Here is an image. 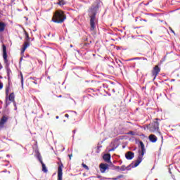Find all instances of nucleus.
<instances>
[{
	"label": "nucleus",
	"mask_w": 180,
	"mask_h": 180,
	"mask_svg": "<svg viewBox=\"0 0 180 180\" xmlns=\"http://www.w3.org/2000/svg\"><path fill=\"white\" fill-rule=\"evenodd\" d=\"M0 79H2V76L0 75Z\"/></svg>",
	"instance_id": "nucleus-53"
},
{
	"label": "nucleus",
	"mask_w": 180,
	"mask_h": 180,
	"mask_svg": "<svg viewBox=\"0 0 180 180\" xmlns=\"http://www.w3.org/2000/svg\"><path fill=\"white\" fill-rule=\"evenodd\" d=\"M70 158L72 157V155H69Z\"/></svg>",
	"instance_id": "nucleus-47"
},
{
	"label": "nucleus",
	"mask_w": 180,
	"mask_h": 180,
	"mask_svg": "<svg viewBox=\"0 0 180 180\" xmlns=\"http://www.w3.org/2000/svg\"><path fill=\"white\" fill-rule=\"evenodd\" d=\"M67 17L64 14V11L61 10L56 11L52 18V22L54 23H63Z\"/></svg>",
	"instance_id": "nucleus-4"
},
{
	"label": "nucleus",
	"mask_w": 180,
	"mask_h": 180,
	"mask_svg": "<svg viewBox=\"0 0 180 180\" xmlns=\"http://www.w3.org/2000/svg\"><path fill=\"white\" fill-rule=\"evenodd\" d=\"M131 60L133 59H129V60H127V61H131Z\"/></svg>",
	"instance_id": "nucleus-46"
},
{
	"label": "nucleus",
	"mask_w": 180,
	"mask_h": 180,
	"mask_svg": "<svg viewBox=\"0 0 180 180\" xmlns=\"http://www.w3.org/2000/svg\"><path fill=\"white\" fill-rule=\"evenodd\" d=\"M59 162H57L58 167V180H63V168H64V165L63 162H61V159L58 158Z\"/></svg>",
	"instance_id": "nucleus-6"
},
{
	"label": "nucleus",
	"mask_w": 180,
	"mask_h": 180,
	"mask_svg": "<svg viewBox=\"0 0 180 180\" xmlns=\"http://www.w3.org/2000/svg\"><path fill=\"white\" fill-rule=\"evenodd\" d=\"M20 76L21 80V86L23 88V74H22V72H20Z\"/></svg>",
	"instance_id": "nucleus-20"
},
{
	"label": "nucleus",
	"mask_w": 180,
	"mask_h": 180,
	"mask_svg": "<svg viewBox=\"0 0 180 180\" xmlns=\"http://www.w3.org/2000/svg\"><path fill=\"white\" fill-rule=\"evenodd\" d=\"M137 150V148H134V149H132V151H136Z\"/></svg>",
	"instance_id": "nucleus-43"
},
{
	"label": "nucleus",
	"mask_w": 180,
	"mask_h": 180,
	"mask_svg": "<svg viewBox=\"0 0 180 180\" xmlns=\"http://www.w3.org/2000/svg\"><path fill=\"white\" fill-rule=\"evenodd\" d=\"M112 179H113V180H117V179H119V176H117L115 177V178H112Z\"/></svg>",
	"instance_id": "nucleus-39"
},
{
	"label": "nucleus",
	"mask_w": 180,
	"mask_h": 180,
	"mask_svg": "<svg viewBox=\"0 0 180 180\" xmlns=\"http://www.w3.org/2000/svg\"><path fill=\"white\" fill-rule=\"evenodd\" d=\"M119 63H118V67H122V65H123V63H122V61H120V60H119Z\"/></svg>",
	"instance_id": "nucleus-31"
},
{
	"label": "nucleus",
	"mask_w": 180,
	"mask_h": 180,
	"mask_svg": "<svg viewBox=\"0 0 180 180\" xmlns=\"http://www.w3.org/2000/svg\"><path fill=\"white\" fill-rule=\"evenodd\" d=\"M22 60H23V56H22V57L20 58L19 64H21Z\"/></svg>",
	"instance_id": "nucleus-36"
},
{
	"label": "nucleus",
	"mask_w": 180,
	"mask_h": 180,
	"mask_svg": "<svg viewBox=\"0 0 180 180\" xmlns=\"http://www.w3.org/2000/svg\"><path fill=\"white\" fill-rule=\"evenodd\" d=\"M59 117H58V116H56V119H59Z\"/></svg>",
	"instance_id": "nucleus-49"
},
{
	"label": "nucleus",
	"mask_w": 180,
	"mask_h": 180,
	"mask_svg": "<svg viewBox=\"0 0 180 180\" xmlns=\"http://www.w3.org/2000/svg\"><path fill=\"white\" fill-rule=\"evenodd\" d=\"M30 44L27 41L24 42L22 49H21V54H24L25 51H26V49L29 47Z\"/></svg>",
	"instance_id": "nucleus-11"
},
{
	"label": "nucleus",
	"mask_w": 180,
	"mask_h": 180,
	"mask_svg": "<svg viewBox=\"0 0 180 180\" xmlns=\"http://www.w3.org/2000/svg\"><path fill=\"white\" fill-rule=\"evenodd\" d=\"M85 82H89V81H88V80H86V81H85Z\"/></svg>",
	"instance_id": "nucleus-54"
},
{
	"label": "nucleus",
	"mask_w": 180,
	"mask_h": 180,
	"mask_svg": "<svg viewBox=\"0 0 180 180\" xmlns=\"http://www.w3.org/2000/svg\"><path fill=\"white\" fill-rule=\"evenodd\" d=\"M134 60H147V58H144V57H143V58L137 57V58H134Z\"/></svg>",
	"instance_id": "nucleus-26"
},
{
	"label": "nucleus",
	"mask_w": 180,
	"mask_h": 180,
	"mask_svg": "<svg viewBox=\"0 0 180 180\" xmlns=\"http://www.w3.org/2000/svg\"><path fill=\"white\" fill-rule=\"evenodd\" d=\"M159 122H161V120L158 118L155 119L154 121L148 126V129L151 133H155V131H158V133H159L162 139V141H163L164 137L162 136V134H161V132L159 131L160 130Z\"/></svg>",
	"instance_id": "nucleus-3"
},
{
	"label": "nucleus",
	"mask_w": 180,
	"mask_h": 180,
	"mask_svg": "<svg viewBox=\"0 0 180 180\" xmlns=\"http://www.w3.org/2000/svg\"><path fill=\"white\" fill-rule=\"evenodd\" d=\"M127 134H131V136H134V131H130L128 133H127Z\"/></svg>",
	"instance_id": "nucleus-30"
},
{
	"label": "nucleus",
	"mask_w": 180,
	"mask_h": 180,
	"mask_svg": "<svg viewBox=\"0 0 180 180\" xmlns=\"http://www.w3.org/2000/svg\"><path fill=\"white\" fill-rule=\"evenodd\" d=\"M6 27V24L4 22L0 21V32H4L5 30V27Z\"/></svg>",
	"instance_id": "nucleus-15"
},
{
	"label": "nucleus",
	"mask_w": 180,
	"mask_h": 180,
	"mask_svg": "<svg viewBox=\"0 0 180 180\" xmlns=\"http://www.w3.org/2000/svg\"><path fill=\"white\" fill-rule=\"evenodd\" d=\"M6 70L7 71V76H8V86L6 89V101H8V95H9V85L12 84V81L11 80V77H12V70H11V68H6Z\"/></svg>",
	"instance_id": "nucleus-5"
},
{
	"label": "nucleus",
	"mask_w": 180,
	"mask_h": 180,
	"mask_svg": "<svg viewBox=\"0 0 180 180\" xmlns=\"http://www.w3.org/2000/svg\"><path fill=\"white\" fill-rule=\"evenodd\" d=\"M82 165L83 168H84V169H86L87 171L89 169V167L86 165H85V163H82Z\"/></svg>",
	"instance_id": "nucleus-25"
},
{
	"label": "nucleus",
	"mask_w": 180,
	"mask_h": 180,
	"mask_svg": "<svg viewBox=\"0 0 180 180\" xmlns=\"http://www.w3.org/2000/svg\"><path fill=\"white\" fill-rule=\"evenodd\" d=\"M41 164L42 165V171L45 173L47 172V167H46V165L44 164V162H42V163Z\"/></svg>",
	"instance_id": "nucleus-19"
},
{
	"label": "nucleus",
	"mask_w": 180,
	"mask_h": 180,
	"mask_svg": "<svg viewBox=\"0 0 180 180\" xmlns=\"http://www.w3.org/2000/svg\"><path fill=\"white\" fill-rule=\"evenodd\" d=\"M37 158L41 164H43V160L41 159V155L40 153H38Z\"/></svg>",
	"instance_id": "nucleus-22"
},
{
	"label": "nucleus",
	"mask_w": 180,
	"mask_h": 180,
	"mask_svg": "<svg viewBox=\"0 0 180 180\" xmlns=\"http://www.w3.org/2000/svg\"><path fill=\"white\" fill-rule=\"evenodd\" d=\"M30 79H33V81H36V77H30Z\"/></svg>",
	"instance_id": "nucleus-35"
},
{
	"label": "nucleus",
	"mask_w": 180,
	"mask_h": 180,
	"mask_svg": "<svg viewBox=\"0 0 180 180\" xmlns=\"http://www.w3.org/2000/svg\"><path fill=\"white\" fill-rule=\"evenodd\" d=\"M134 157V153L131 151H128L125 153V158L127 160H133V158Z\"/></svg>",
	"instance_id": "nucleus-10"
},
{
	"label": "nucleus",
	"mask_w": 180,
	"mask_h": 180,
	"mask_svg": "<svg viewBox=\"0 0 180 180\" xmlns=\"http://www.w3.org/2000/svg\"><path fill=\"white\" fill-rule=\"evenodd\" d=\"M9 103H8V101L6 102V105H9Z\"/></svg>",
	"instance_id": "nucleus-45"
},
{
	"label": "nucleus",
	"mask_w": 180,
	"mask_h": 180,
	"mask_svg": "<svg viewBox=\"0 0 180 180\" xmlns=\"http://www.w3.org/2000/svg\"><path fill=\"white\" fill-rule=\"evenodd\" d=\"M169 30L172 31V33H174V34H175V31H174L171 27H169Z\"/></svg>",
	"instance_id": "nucleus-34"
},
{
	"label": "nucleus",
	"mask_w": 180,
	"mask_h": 180,
	"mask_svg": "<svg viewBox=\"0 0 180 180\" xmlns=\"http://www.w3.org/2000/svg\"><path fill=\"white\" fill-rule=\"evenodd\" d=\"M150 33L151 34H153V31H150Z\"/></svg>",
	"instance_id": "nucleus-51"
},
{
	"label": "nucleus",
	"mask_w": 180,
	"mask_h": 180,
	"mask_svg": "<svg viewBox=\"0 0 180 180\" xmlns=\"http://www.w3.org/2000/svg\"><path fill=\"white\" fill-rule=\"evenodd\" d=\"M3 67L2 65L0 63V70H2Z\"/></svg>",
	"instance_id": "nucleus-44"
},
{
	"label": "nucleus",
	"mask_w": 180,
	"mask_h": 180,
	"mask_svg": "<svg viewBox=\"0 0 180 180\" xmlns=\"http://www.w3.org/2000/svg\"><path fill=\"white\" fill-rule=\"evenodd\" d=\"M8 101H10V102H13L15 101V94H10L8 96Z\"/></svg>",
	"instance_id": "nucleus-17"
},
{
	"label": "nucleus",
	"mask_w": 180,
	"mask_h": 180,
	"mask_svg": "<svg viewBox=\"0 0 180 180\" xmlns=\"http://www.w3.org/2000/svg\"><path fill=\"white\" fill-rule=\"evenodd\" d=\"M133 165H134V163H131L129 165H128L127 167H126V170L127 171H130V169H131V168H133Z\"/></svg>",
	"instance_id": "nucleus-21"
},
{
	"label": "nucleus",
	"mask_w": 180,
	"mask_h": 180,
	"mask_svg": "<svg viewBox=\"0 0 180 180\" xmlns=\"http://www.w3.org/2000/svg\"><path fill=\"white\" fill-rule=\"evenodd\" d=\"M86 98H88L89 99H91V98H92V96L90 95V94H87V95L86 96Z\"/></svg>",
	"instance_id": "nucleus-32"
},
{
	"label": "nucleus",
	"mask_w": 180,
	"mask_h": 180,
	"mask_svg": "<svg viewBox=\"0 0 180 180\" xmlns=\"http://www.w3.org/2000/svg\"><path fill=\"white\" fill-rule=\"evenodd\" d=\"M3 58L5 63V68H8L10 65L9 60H8V53H6V46L3 44Z\"/></svg>",
	"instance_id": "nucleus-7"
},
{
	"label": "nucleus",
	"mask_w": 180,
	"mask_h": 180,
	"mask_svg": "<svg viewBox=\"0 0 180 180\" xmlns=\"http://www.w3.org/2000/svg\"><path fill=\"white\" fill-rule=\"evenodd\" d=\"M72 133H73L72 137H74V134H75V133H77V130H76V129H74V130L72 131Z\"/></svg>",
	"instance_id": "nucleus-37"
},
{
	"label": "nucleus",
	"mask_w": 180,
	"mask_h": 180,
	"mask_svg": "<svg viewBox=\"0 0 180 180\" xmlns=\"http://www.w3.org/2000/svg\"><path fill=\"white\" fill-rule=\"evenodd\" d=\"M67 2L64 0H58V2L57 3V5H59V6H64Z\"/></svg>",
	"instance_id": "nucleus-18"
},
{
	"label": "nucleus",
	"mask_w": 180,
	"mask_h": 180,
	"mask_svg": "<svg viewBox=\"0 0 180 180\" xmlns=\"http://www.w3.org/2000/svg\"><path fill=\"white\" fill-rule=\"evenodd\" d=\"M62 97H63V96H61V95L58 96V98H62Z\"/></svg>",
	"instance_id": "nucleus-48"
},
{
	"label": "nucleus",
	"mask_w": 180,
	"mask_h": 180,
	"mask_svg": "<svg viewBox=\"0 0 180 180\" xmlns=\"http://www.w3.org/2000/svg\"><path fill=\"white\" fill-rule=\"evenodd\" d=\"M33 84H35V85H37V82L35 80L33 81Z\"/></svg>",
	"instance_id": "nucleus-40"
},
{
	"label": "nucleus",
	"mask_w": 180,
	"mask_h": 180,
	"mask_svg": "<svg viewBox=\"0 0 180 180\" xmlns=\"http://www.w3.org/2000/svg\"><path fill=\"white\" fill-rule=\"evenodd\" d=\"M120 178H123V175L121 174V175L118 176V179H120Z\"/></svg>",
	"instance_id": "nucleus-41"
},
{
	"label": "nucleus",
	"mask_w": 180,
	"mask_h": 180,
	"mask_svg": "<svg viewBox=\"0 0 180 180\" xmlns=\"http://www.w3.org/2000/svg\"><path fill=\"white\" fill-rule=\"evenodd\" d=\"M103 159L104 160V161H105V162H110V154H105L103 156Z\"/></svg>",
	"instance_id": "nucleus-14"
},
{
	"label": "nucleus",
	"mask_w": 180,
	"mask_h": 180,
	"mask_svg": "<svg viewBox=\"0 0 180 180\" xmlns=\"http://www.w3.org/2000/svg\"><path fill=\"white\" fill-rule=\"evenodd\" d=\"M25 39L27 41H29V40H30V38L29 37V33H27V32H25Z\"/></svg>",
	"instance_id": "nucleus-24"
},
{
	"label": "nucleus",
	"mask_w": 180,
	"mask_h": 180,
	"mask_svg": "<svg viewBox=\"0 0 180 180\" xmlns=\"http://www.w3.org/2000/svg\"><path fill=\"white\" fill-rule=\"evenodd\" d=\"M101 4L102 1H101V0H96V1L92 4L91 8L89 9L91 32L96 30V26L98 25V18H96V13H98V10L99 8H101Z\"/></svg>",
	"instance_id": "nucleus-1"
},
{
	"label": "nucleus",
	"mask_w": 180,
	"mask_h": 180,
	"mask_svg": "<svg viewBox=\"0 0 180 180\" xmlns=\"http://www.w3.org/2000/svg\"><path fill=\"white\" fill-rule=\"evenodd\" d=\"M73 112H74V113H75V115H77V112L75 111H73Z\"/></svg>",
	"instance_id": "nucleus-56"
},
{
	"label": "nucleus",
	"mask_w": 180,
	"mask_h": 180,
	"mask_svg": "<svg viewBox=\"0 0 180 180\" xmlns=\"http://www.w3.org/2000/svg\"><path fill=\"white\" fill-rule=\"evenodd\" d=\"M65 117H67L68 119V117H70V115L68 114H65Z\"/></svg>",
	"instance_id": "nucleus-38"
},
{
	"label": "nucleus",
	"mask_w": 180,
	"mask_h": 180,
	"mask_svg": "<svg viewBox=\"0 0 180 180\" xmlns=\"http://www.w3.org/2000/svg\"><path fill=\"white\" fill-rule=\"evenodd\" d=\"M6 122H8V118L6 116H3L0 120V127H4V125Z\"/></svg>",
	"instance_id": "nucleus-12"
},
{
	"label": "nucleus",
	"mask_w": 180,
	"mask_h": 180,
	"mask_svg": "<svg viewBox=\"0 0 180 180\" xmlns=\"http://www.w3.org/2000/svg\"><path fill=\"white\" fill-rule=\"evenodd\" d=\"M84 41H87L84 43V47H89V45L92 43L91 40L88 41V38H86Z\"/></svg>",
	"instance_id": "nucleus-16"
},
{
	"label": "nucleus",
	"mask_w": 180,
	"mask_h": 180,
	"mask_svg": "<svg viewBox=\"0 0 180 180\" xmlns=\"http://www.w3.org/2000/svg\"><path fill=\"white\" fill-rule=\"evenodd\" d=\"M49 79H50V77H48Z\"/></svg>",
	"instance_id": "nucleus-58"
},
{
	"label": "nucleus",
	"mask_w": 180,
	"mask_h": 180,
	"mask_svg": "<svg viewBox=\"0 0 180 180\" xmlns=\"http://www.w3.org/2000/svg\"><path fill=\"white\" fill-rule=\"evenodd\" d=\"M97 178H98V179H101V178H102V176L98 175V176H97Z\"/></svg>",
	"instance_id": "nucleus-42"
},
{
	"label": "nucleus",
	"mask_w": 180,
	"mask_h": 180,
	"mask_svg": "<svg viewBox=\"0 0 180 180\" xmlns=\"http://www.w3.org/2000/svg\"><path fill=\"white\" fill-rule=\"evenodd\" d=\"M70 47H72V45H70Z\"/></svg>",
	"instance_id": "nucleus-57"
},
{
	"label": "nucleus",
	"mask_w": 180,
	"mask_h": 180,
	"mask_svg": "<svg viewBox=\"0 0 180 180\" xmlns=\"http://www.w3.org/2000/svg\"><path fill=\"white\" fill-rule=\"evenodd\" d=\"M171 81H172V82H174V81H175V79H172Z\"/></svg>",
	"instance_id": "nucleus-52"
},
{
	"label": "nucleus",
	"mask_w": 180,
	"mask_h": 180,
	"mask_svg": "<svg viewBox=\"0 0 180 180\" xmlns=\"http://www.w3.org/2000/svg\"><path fill=\"white\" fill-rule=\"evenodd\" d=\"M112 91H113V92H115V89H112Z\"/></svg>",
	"instance_id": "nucleus-55"
},
{
	"label": "nucleus",
	"mask_w": 180,
	"mask_h": 180,
	"mask_svg": "<svg viewBox=\"0 0 180 180\" xmlns=\"http://www.w3.org/2000/svg\"><path fill=\"white\" fill-rule=\"evenodd\" d=\"M114 169H115L116 171H120V167H119V166H114Z\"/></svg>",
	"instance_id": "nucleus-29"
},
{
	"label": "nucleus",
	"mask_w": 180,
	"mask_h": 180,
	"mask_svg": "<svg viewBox=\"0 0 180 180\" xmlns=\"http://www.w3.org/2000/svg\"><path fill=\"white\" fill-rule=\"evenodd\" d=\"M120 72H122V68H120Z\"/></svg>",
	"instance_id": "nucleus-50"
},
{
	"label": "nucleus",
	"mask_w": 180,
	"mask_h": 180,
	"mask_svg": "<svg viewBox=\"0 0 180 180\" xmlns=\"http://www.w3.org/2000/svg\"><path fill=\"white\" fill-rule=\"evenodd\" d=\"M96 148H97V150H96V153H97V154H99V153H101V148H102V146H98L97 147H96Z\"/></svg>",
	"instance_id": "nucleus-23"
},
{
	"label": "nucleus",
	"mask_w": 180,
	"mask_h": 180,
	"mask_svg": "<svg viewBox=\"0 0 180 180\" xmlns=\"http://www.w3.org/2000/svg\"><path fill=\"white\" fill-rule=\"evenodd\" d=\"M117 148V146L112 147V148L109 149V151H115Z\"/></svg>",
	"instance_id": "nucleus-28"
},
{
	"label": "nucleus",
	"mask_w": 180,
	"mask_h": 180,
	"mask_svg": "<svg viewBox=\"0 0 180 180\" xmlns=\"http://www.w3.org/2000/svg\"><path fill=\"white\" fill-rule=\"evenodd\" d=\"M18 175L19 176V172L18 173Z\"/></svg>",
	"instance_id": "nucleus-59"
},
{
	"label": "nucleus",
	"mask_w": 180,
	"mask_h": 180,
	"mask_svg": "<svg viewBox=\"0 0 180 180\" xmlns=\"http://www.w3.org/2000/svg\"><path fill=\"white\" fill-rule=\"evenodd\" d=\"M120 171H126V166L125 165H122L120 167Z\"/></svg>",
	"instance_id": "nucleus-27"
},
{
	"label": "nucleus",
	"mask_w": 180,
	"mask_h": 180,
	"mask_svg": "<svg viewBox=\"0 0 180 180\" xmlns=\"http://www.w3.org/2000/svg\"><path fill=\"white\" fill-rule=\"evenodd\" d=\"M99 168L101 174H105L106 169H109V165L106 163H101L99 165Z\"/></svg>",
	"instance_id": "nucleus-9"
},
{
	"label": "nucleus",
	"mask_w": 180,
	"mask_h": 180,
	"mask_svg": "<svg viewBox=\"0 0 180 180\" xmlns=\"http://www.w3.org/2000/svg\"><path fill=\"white\" fill-rule=\"evenodd\" d=\"M155 180H158V179H155Z\"/></svg>",
	"instance_id": "nucleus-60"
},
{
	"label": "nucleus",
	"mask_w": 180,
	"mask_h": 180,
	"mask_svg": "<svg viewBox=\"0 0 180 180\" xmlns=\"http://www.w3.org/2000/svg\"><path fill=\"white\" fill-rule=\"evenodd\" d=\"M139 146L141 147V150H139L138 159L132 162L134 163L132 168H136V167H139V165H140V163L143 161V157H144V155L146 154V148L143 141H141L139 142Z\"/></svg>",
	"instance_id": "nucleus-2"
},
{
	"label": "nucleus",
	"mask_w": 180,
	"mask_h": 180,
	"mask_svg": "<svg viewBox=\"0 0 180 180\" xmlns=\"http://www.w3.org/2000/svg\"><path fill=\"white\" fill-rule=\"evenodd\" d=\"M160 72H161V68H160V66L155 65L153 68V70H152V75L153 77H154V79L157 78V75H158V74H160Z\"/></svg>",
	"instance_id": "nucleus-8"
},
{
	"label": "nucleus",
	"mask_w": 180,
	"mask_h": 180,
	"mask_svg": "<svg viewBox=\"0 0 180 180\" xmlns=\"http://www.w3.org/2000/svg\"><path fill=\"white\" fill-rule=\"evenodd\" d=\"M149 140L151 143H156L158 138H157V136L154 134H150L149 136Z\"/></svg>",
	"instance_id": "nucleus-13"
},
{
	"label": "nucleus",
	"mask_w": 180,
	"mask_h": 180,
	"mask_svg": "<svg viewBox=\"0 0 180 180\" xmlns=\"http://www.w3.org/2000/svg\"><path fill=\"white\" fill-rule=\"evenodd\" d=\"M4 88V84L0 82V89H2Z\"/></svg>",
	"instance_id": "nucleus-33"
}]
</instances>
